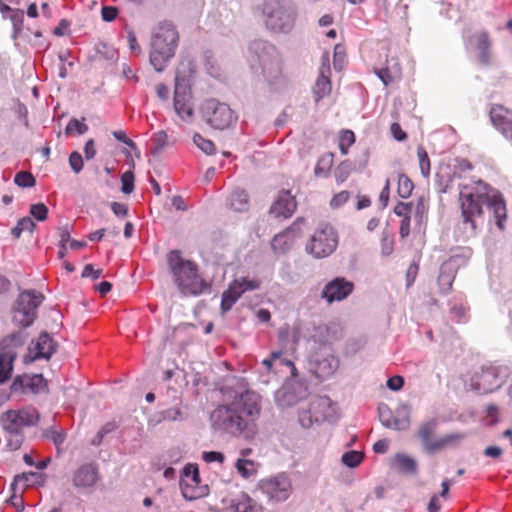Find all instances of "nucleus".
Listing matches in <instances>:
<instances>
[{
  "instance_id": "58",
  "label": "nucleus",
  "mask_w": 512,
  "mask_h": 512,
  "mask_svg": "<svg viewBox=\"0 0 512 512\" xmlns=\"http://www.w3.org/2000/svg\"><path fill=\"white\" fill-rule=\"evenodd\" d=\"M390 131L397 141H404L407 138V134L403 131L399 123H393L390 127Z\"/></svg>"
},
{
  "instance_id": "13",
  "label": "nucleus",
  "mask_w": 512,
  "mask_h": 512,
  "mask_svg": "<svg viewBox=\"0 0 512 512\" xmlns=\"http://www.w3.org/2000/svg\"><path fill=\"white\" fill-rule=\"evenodd\" d=\"M174 109L184 121H190L194 116L192 92L188 81L178 72L175 78Z\"/></svg>"
},
{
  "instance_id": "8",
  "label": "nucleus",
  "mask_w": 512,
  "mask_h": 512,
  "mask_svg": "<svg viewBox=\"0 0 512 512\" xmlns=\"http://www.w3.org/2000/svg\"><path fill=\"white\" fill-rule=\"evenodd\" d=\"M507 377V368L489 365L475 371L470 379L472 389L480 394L492 393L502 386Z\"/></svg>"
},
{
  "instance_id": "42",
  "label": "nucleus",
  "mask_w": 512,
  "mask_h": 512,
  "mask_svg": "<svg viewBox=\"0 0 512 512\" xmlns=\"http://www.w3.org/2000/svg\"><path fill=\"white\" fill-rule=\"evenodd\" d=\"M14 182L19 187L29 188L36 184L34 176L30 172L20 171L15 175Z\"/></svg>"
},
{
  "instance_id": "60",
  "label": "nucleus",
  "mask_w": 512,
  "mask_h": 512,
  "mask_svg": "<svg viewBox=\"0 0 512 512\" xmlns=\"http://www.w3.org/2000/svg\"><path fill=\"white\" fill-rule=\"evenodd\" d=\"M127 41L132 52L140 53L141 49L137 41V37L132 30L127 32Z\"/></svg>"
},
{
  "instance_id": "43",
  "label": "nucleus",
  "mask_w": 512,
  "mask_h": 512,
  "mask_svg": "<svg viewBox=\"0 0 512 512\" xmlns=\"http://www.w3.org/2000/svg\"><path fill=\"white\" fill-rule=\"evenodd\" d=\"M87 131L88 126L84 122H81L76 118L71 119L65 128V133L68 135L74 132H76L79 135H83Z\"/></svg>"
},
{
  "instance_id": "39",
  "label": "nucleus",
  "mask_w": 512,
  "mask_h": 512,
  "mask_svg": "<svg viewBox=\"0 0 512 512\" xmlns=\"http://www.w3.org/2000/svg\"><path fill=\"white\" fill-rule=\"evenodd\" d=\"M355 143V134L351 130H342L339 135V149L343 155L348 153L349 148Z\"/></svg>"
},
{
  "instance_id": "41",
  "label": "nucleus",
  "mask_w": 512,
  "mask_h": 512,
  "mask_svg": "<svg viewBox=\"0 0 512 512\" xmlns=\"http://www.w3.org/2000/svg\"><path fill=\"white\" fill-rule=\"evenodd\" d=\"M193 141L204 153L207 155H212L216 152V147L213 141L209 139H205L200 134L196 133L193 136Z\"/></svg>"
},
{
  "instance_id": "16",
  "label": "nucleus",
  "mask_w": 512,
  "mask_h": 512,
  "mask_svg": "<svg viewBox=\"0 0 512 512\" xmlns=\"http://www.w3.org/2000/svg\"><path fill=\"white\" fill-rule=\"evenodd\" d=\"M330 78V58L328 53H324L322 56L321 66L319 68V74L313 87V93L317 102L331 93L332 83Z\"/></svg>"
},
{
  "instance_id": "3",
  "label": "nucleus",
  "mask_w": 512,
  "mask_h": 512,
  "mask_svg": "<svg viewBox=\"0 0 512 512\" xmlns=\"http://www.w3.org/2000/svg\"><path fill=\"white\" fill-rule=\"evenodd\" d=\"M166 259L169 271L182 295L196 296L203 292L206 285L194 261L183 258L179 250H171Z\"/></svg>"
},
{
  "instance_id": "18",
  "label": "nucleus",
  "mask_w": 512,
  "mask_h": 512,
  "mask_svg": "<svg viewBox=\"0 0 512 512\" xmlns=\"http://www.w3.org/2000/svg\"><path fill=\"white\" fill-rule=\"evenodd\" d=\"M297 207L295 197L288 190L279 192L277 199L270 208V214L275 218L287 219L293 215Z\"/></svg>"
},
{
  "instance_id": "34",
  "label": "nucleus",
  "mask_w": 512,
  "mask_h": 512,
  "mask_svg": "<svg viewBox=\"0 0 512 512\" xmlns=\"http://www.w3.org/2000/svg\"><path fill=\"white\" fill-rule=\"evenodd\" d=\"M414 189V184L411 179L405 174H399L397 193L399 197L406 199L410 197Z\"/></svg>"
},
{
  "instance_id": "9",
  "label": "nucleus",
  "mask_w": 512,
  "mask_h": 512,
  "mask_svg": "<svg viewBox=\"0 0 512 512\" xmlns=\"http://www.w3.org/2000/svg\"><path fill=\"white\" fill-rule=\"evenodd\" d=\"M202 112L207 123L215 129H227L237 121V116L229 105L216 99L207 100Z\"/></svg>"
},
{
  "instance_id": "21",
  "label": "nucleus",
  "mask_w": 512,
  "mask_h": 512,
  "mask_svg": "<svg viewBox=\"0 0 512 512\" xmlns=\"http://www.w3.org/2000/svg\"><path fill=\"white\" fill-rule=\"evenodd\" d=\"M33 475V473H24L22 475L15 476L14 481L11 484V490L13 491V494L9 498V502H11V504L16 508L23 507L21 493L25 488L29 486V478Z\"/></svg>"
},
{
  "instance_id": "19",
  "label": "nucleus",
  "mask_w": 512,
  "mask_h": 512,
  "mask_svg": "<svg viewBox=\"0 0 512 512\" xmlns=\"http://www.w3.org/2000/svg\"><path fill=\"white\" fill-rule=\"evenodd\" d=\"M493 125L508 139H512V110L494 105L490 110Z\"/></svg>"
},
{
  "instance_id": "48",
  "label": "nucleus",
  "mask_w": 512,
  "mask_h": 512,
  "mask_svg": "<svg viewBox=\"0 0 512 512\" xmlns=\"http://www.w3.org/2000/svg\"><path fill=\"white\" fill-rule=\"evenodd\" d=\"M350 199V192L347 190L336 193L330 200V206L332 208H339L348 202Z\"/></svg>"
},
{
  "instance_id": "56",
  "label": "nucleus",
  "mask_w": 512,
  "mask_h": 512,
  "mask_svg": "<svg viewBox=\"0 0 512 512\" xmlns=\"http://www.w3.org/2000/svg\"><path fill=\"white\" fill-rule=\"evenodd\" d=\"M81 275L83 278L91 277L96 280L102 275V269H94L92 264H87L84 266Z\"/></svg>"
},
{
  "instance_id": "33",
  "label": "nucleus",
  "mask_w": 512,
  "mask_h": 512,
  "mask_svg": "<svg viewBox=\"0 0 512 512\" xmlns=\"http://www.w3.org/2000/svg\"><path fill=\"white\" fill-rule=\"evenodd\" d=\"M181 483L191 482L192 484L199 485L201 482L198 466L195 464H187L183 468L182 476L180 479Z\"/></svg>"
},
{
  "instance_id": "15",
  "label": "nucleus",
  "mask_w": 512,
  "mask_h": 512,
  "mask_svg": "<svg viewBox=\"0 0 512 512\" xmlns=\"http://www.w3.org/2000/svg\"><path fill=\"white\" fill-rule=\"evenodd\" d=\"M354 291V283L344 277H336L329 281L322 289L321 297L331 304L343 301Z\"/></svg>"
},
{
  "instance_id": "46",
  "label": "nucleus",
  "mask_w": 512,
  "mask_h": 512,
  "mask_svg": "<svg viewBox=\"0 0 512 512\" xmlns=\"http://www.w3.org/2000/svg\"><path fill=\"white\" fill-rule=\"evenodd\" d=\"M122 192L130 194L134 189V174L132 171H126L121 176Z\"/></svg>"
},
{
  "instance_id": "4",
  "label": "nucleus",
  "mask_w": 512,
  "mask_h": 512,
  "mask_svg": "<svg viewBox=\"0 0 512 512\" xmlns=\"http://www.w3.org/2000/svg\"><path fill=\"white\" fill-rule=\"evenodd\" d=\"M178 40V32L170 23H162L155 30L151 41L150 63L157 72L163 71L174 57Z\"/></svg>"
},
{
  "instance_id": "25",
  "label": "nucleus",
  "mask_w": 512,
  "mask_h": 512,
  "mask_svg": "<svg viewBox=\"0 0 512 512\" xmlns=\"http://www.w3.org/2000/svg\"><path fill=\"white\" fill-rule=\"evenodd\" d=\"M476 48L479 50V59L482 64H489L490 62V48H491V40L488 32L481 31L477 33L475 36Z\"/></svg>"
},
{
  "instance_id": "64",
  "label": "nucleus",
  "mask_w": 512,
  "mask_h": 512,
  "mask_svg": "<svg viewBox=\"0 0 512 512\" xmlns=\"http://www.w3.org/2000/svg\"><path fill=\"white\" fill-rule=\"evenodd\" d=\"M441 509V503L439 501L438 495H433L428 503L427 511L428 512H439Z\"/></svg>"
},
{
  "instance_id": "54",
  "label": "nucleus",
  "mask_w": 512,
  "mask_h": 512,
  "mask_svg": "<svg viewBox=\"0 0 512 512\" xmlns=\"http://www.w3.org/2000/svg\"><path fill=\"white\" fill-rule=\"evenodd\" d=\"M393 245H394L393 239L391 237H389L388 235L383 234V237L381 240L382 254L385 256L391 255L393 252V249H394Z\"/></svg>"
},
{
  "instance_id": "6",
  "label": "nucleus",
  "mask_w": 512,
  "mask_h": 512,
  "mask_svg": "<svg viewBox=\"0 0 512 512\" xmlns=\"http://www.w3.org/2000/svg\"><path fill=\"white\" fill-rule=\"evenodd\" d=\"M264 13L266 26L274 32H288L295 23L296 9L287 0H267Z\"/></svg>"
},
{
  "instance_id": "30",
  "label": "nucleus",
  "mask_w": 512,
  "mask_h": 512,
  "mask_svg": "<svg viewBox=\"0 0 512 512\" xmlns=\"http://www.w3.org/2000/svg\"><path fill=\"white\" fill-rule=\"evenodd\" d=\"M393 463L395 467L401 472L414 474L417 471L416 461L409 456L397 454L393 459Z\"/></svg>"
},
{
  "instance_id": "1",
  "label": "nucleus",
  "mask_w": 512,
  "mask_h": 512,
  "mask_svg": "<svg viewBox=\"0 0 512 512\" xmlns=\"http://www.w3.org/2000/svg\"><path fill=\"white\" fill-rule=\"evenodd\" d=\"M458 204L463 223L473 231L484 222L485 209L493 214L500 230L507 218L506 202L501 192L482 179L471 180L458 185Z\"/></svg>"
},
{
  "instance_id": "40",
  "label": "nucleus",
  "mask_w": 512,
  "mask_h": 512,
  "mask_svg": "<svg viewBox=\"0 0 512 512\" xmlns=\"http://www.w3.org/2000/svg\"><path fill=\"white\" fill-rule=\"evenodd\" d=\"M364 455L362 452L351 450L343 454L342 463L350 468H355L361 464Z\"/></svg>"
},
{
  "instance_id": "17",
  "label": "nucleus",
  "mask_w": 512,
  "mask_h": 512,
  "mask_svg": "<svg viewBox=\"0 0 512 512\" xmlns=\"http://www.w3.org/2000/svg\"><path fill=\"white\" fill-rule=\"evenodd\" d=\"M100 480L99 468L96 463L79 466L73 473L72 481L78 489L92 488Z\"/></svg>"
},
{
  "instance_id": "14",
  "label": "nucleus",
  "mask_w": 512,
  "mask_h": 512,
  "mask_svg": "<svg viewBox=\"0 0 512 512\" xmlns=\"http://www.w3.org/2000/svg\"><path fill=\"white\" fill-rule=\"evenodd\" d=\"M258 488L266 494L270 500L276 502L287 500L292 492L291 481L284 474L262 479L258 483Z\"/></svg>"
},
{
  "instance_id": "38",
  "label": "nucleus",
  "mask_w": 512,
  "mask_h": 512,
  "mask_svg": "<svg viewBox=\"0 0 512 512\" xmlns=\"http://www.w3.org/2000/svg\"><path fill=\"white\" fill-rule=\"evenodd\" d=\"M334 155L332 153H328L323 155L317 162L314 173L316 176H327L328 171L330 170L333 164Z\"/></svg>"
},
{
  "instance_id": "57",
  "label": "nucleus",
  "mask_w": 512,
  "mask_h": 512,
  "mask_svg": "<svg viewBox=\"0 0 512 512\" xmlns=\"http://www.w3.org/2000/svg\"><path fill=\"white\" fill-rule=\"evenodd\" d=\"M404 385V378L402 376L396 375L392 376L387 380V387L393 391L400 390Z\"/></svg>"
},
{
  "instance_id": "32",
  "label": "nucleus",
  "mask_w": 512,
  "mask_h": 512,
  "mask_svg": "<svg viewBox=\"0 0 512 512\" xmlns=\"http://www.w3.org/2000/svg\"><path fill=\"white\" fill-rule=\"evenodd\" d=\"M237 472L245 479L254 476L257 473V469L254 461L248 459H238L235 464Z\"/></svg>"
},
{
  "instance_id": "27",
  "label": "nucleus",
  "mask_w": 512,
  "mask_h": 512,
  "mask_svg": "<svg viewBox=\"0 0 512 512\" xmlns=\"http://www.w3.org/2000/svg\"><path fill=\"white\" fill-rule=\"evenodd\" d=\"M15 359L16 354L12 351L0 353V383H5L11 378Z\"/></svg>"
},
{
  "instance_id": "20",
  "label": "nucleus",
  "mask_w": 512,
  "mask_h": 512,
  "mask_svg": "<svg viewBox=\"0 0 512 512\" xmlns=\"http://www.w3.org/2000/svg\"><path fill=\"white\" fill-rule=\"evenodd\" d=\"M34 346L30 347L31 352H35L33 360L49 359L56 350V344L48 333L39 335L37 341L32 343Z\"/></svg>"
},
{
  "instance_id": "12",
  "label": "nucleus",
  "mask_w": 512,
  "mask_h": 512,
  "mask_svg": "<svg viewBox=\"0 0 512 512\" xmlns=\"http://www.w3.org/2000/svg\"><path fill=\"white\" fill-rule=\"evenodd\" d=\"M261 281L259 279L248 277H240L233 280L228 288L222 293L220 309L222 314L227 313L237 302V300L248 291L259 289Z\"/></svg>"
},
{
  "instance_id": "61",
  "label": "nucleus",
  "mask_w": 512,
  "mask_h": 512,
  "mask_svg": "<svg viewBox=\"0 0 512 512\" xmlns=\"http://www.w3.org/2000/svg\"><path fill=\"white\" fill-rule=\"evenodd\" d=\"M111 209L116 216L125 217L128 214V207L126 204L119 202H112Z\"/></svg>"
},
{
  "instance_id": "55",
  "label": "nucleus",
  "mask_w": 512,
  "mask_h": 512,
  "mask_svg": "<svg viewBox=\"0 0 512 512\" xmlns=\"http://www.w3.org/2000/svg\"><path fill=\"white\" fill-rule=\"evenodd\" d=\"M418 271H419V266L416 262H413L409 265V267L406 271V281H407L408 287L414 283V281L417 277Z\"/></svg>"
},
{
  "instance_id": "36",
  "label": "nucleus",
  "mask_w": 512,
  "mask_h": 512,
  "mask_svg": "<svg viewBox=\"0 0 512 512\" xmlns=\"http://www.w3.org/2000/svg\"><path fill=\"white\" fill-rule=\"evenodd\" d=\"M35 227L36 225L30 217H23L18 221L17 225L12 228L11 234L15 239H18L24 231L32 232Z\"/></svg>"
},
{
  "instance_id": "37",
  "label": "nucleus",
  "mask_w": 512,
  "mask_h": 512,
  "mask_svg": "<svg viewBox=\"0 0 512 512\" xmlns=\"http://www.w3.org/2000/svg\"><path fill=\"white\" fill-rule=\"evenodd\" d=\"M352 171L351 163L347 160L342 161L335 169H334V177L336 180V183L338 185H341L344 183L348 177L350 176Z\"/></svg>"
},
{
  "instance_id": "23",
  "label": "nucleus",
  "mask_w": 512,
  "mask_h": 512,
  "mask_svg": "<svg viewBox=\"0 0 512 512\" xmlns=\"http://www.w3.org/2000/svg\"><path fill=\"white\" fill-rule=\"evenodd\" d=\"M380 419L384 426L396 430H405L408 428L410 421L408 415L403 417H390V410L387 406L379 408Z\"/></svg>"
},
{
  "instance_id": "62",
  "label": "nucleus",
  "mask_w": 512,
  "mask_h": 512,
  "mask_svg": "<svg viewBox=\"0 0 512 512\" xmlns=\"http://www.w3.org/2000/svg\"><path fill=\"white\" fill-rule=\"evenodd\" d=\"M410 222L411 218L404 217L400 222L399 234L401 238H406L410 234Z\"/></svg>"
},
{
  "instance_id": "31",
  "label": "nucleus",
  "mask_w": 512,
  "mask_h": 512,
  "mask_svg": "<svg viewBox=\"0 0 512 512\" xmlns=\"http://www.w3.org/2000/svg\"><path fill=\"white\" fill-rule=\"evenodd\" d=\"M180 488L183 497L189 501L198 499L205 494L204 489L200 486V484L197 485L192 484L191 482H180Z\"/></svg>"
},
{
  "instance_id": "52",
  "label": "nucleus",
  "mask_w": 512,
  "mask_h": 512,
  "mask_svg": "<svg viewBox=\"0 0 512 512\" xmlns=\"http://www.w3.org/2000/svg\"><path fill=\"white\" fill-rule=\"evenodd\" d=\"M202 459L207 463H211V462L223 463L225 460V455L223 453L217 452V451H208V452H203Z\"/></svg>"
},
{
  "instance_id": "63",
  "label": "nucleus",
  "mask_w": 512,
  "mask_h": 512,
  "mask_svg": "<svg viewBox=\"0 0 512 512\" xmlns=\"http://www.w3.org/2000/svg\"><path fill=\"white\" fill-rule=\"evenodd\" d=\"M156 149L160 150L163 149L168 144V135L165 131H159L156 134Z\"/></svg>"
},
{
  "instance_id": "22",
  "label": "nucleus",
  "mask_w": 512,
  "mask_h": 512,
  "mask_svg": "<svg viewBox=\"0 0 512 512\" xmlns=\"http://www.w3.org/2000/svg\"><path fill=\"white\" fill-rule=\"evenodd\" d=\"M338 368L339 359L334 355H328L316 362L315 373L318 378L324 380L332 376Z\"/></svg>"
},
{
  "instance_id": "49",
  "label": "nucleus",
  "mask_w": 512,
  "mask_h": 512,
  "mask_svg": "<svg viewBox=\"0 0 512 512\" xmlns=\"http://www.w3.org/2000/svg\"><path fill=\"white\" fill-rule=\"evenodd\" d=\"M413 209L412 202H398L394 207V213L399 217H409Z\"/></svg>"
},
{
  "instance_id": "35",
  "label": "nucleus",
  "mask_w": 512,
  "mask_h": 512,
  "mask_svg": "<svg viewBox=\"0 0 512 512\" xmlns=\"http://www.w3.org/2000/svg\"><path fill=\"white\" fill-rule=\"evenodd\" d=\"M417 157L421 174L424 178L428 179L430 176L431 162L426 149L422 145L417 148Z\"/></svg>"
},
{
  "instance_id": "26",
  "label": "nucleus",
  "mask_w": 512,
  "mask_h": 512,
  "mask_svg": "<svg viewBox=\"0 0 512 512\" xmlns=\"http://www.w3.org/2000/svg\"><path fill=\"white\" fill-rule=\"evenodd\" d=\"M229 508L233 512H253L255 502L248 494L241 492L230 500Z\"/></svg>"
},
{
  "instance_id": "5",
  "label": "nucleus",
  "mask_w": 512,
  "mask_h": 512,
  "mask_svg": "<svg viewBox=\"0 0 512 512\" xmlns=\"http://www.w3.org/2000/svg\"><path fill=\"white\" fill-rule=\"evenodd\" d=\"M39 420V413L33 407L18 410H8L1 416V425L8 437V445L18 449L22 443V431L26 427L35 425Z\"/></svg>"
},
{
  "instance_id": "47",
  "label": "nucleus",
  "mask_w": 512,
  "mask_h": 512,
  "mask_svg": "<svg viewBox=\"0 0 512 512\" xmlns=\"http://www.w3.org/2000/svg\"><path fill=\"white\" fill-rule=\"evenodd\" d=\"M2 15L4 18H9L15 28H17V26L21 25L23 22L24 13L21 9H12L9 6V10H6L5 14Z\"/></svg>"
},
{
  "instance_id": "11",
  "label": "nucleus",
  "mask_w": 512,
  "mask_h": 512,
  "mask_svg": "<svg viewBox=\"0 0 512 512\" xmlns=\"http://www.w3.org/2000/svg\"><path fill=\"white\" fill-rule=\"evenodd\" d=\"M43 296L34 291L22 292L17 300L13 320L21 327L30 326L36 317V309L42 303Z\"/></svg>"
},
{
  "instance_id": "2",
  "label": "nucleus",
  "mask_w": 512,
  "mask_h": 512,
  "mask_svg": "<svg viewBox=\"0 0 512 512\" xmlns=\"http://www.w3.org/2000/svg\"><path fill=\"white\" fill-rule=\"evenodd\" d=\"M228 402L218 405L211 413L214 429L233 436H246L255 432V420L260 414L258 396L247 389L227 393Z\"/></svg>"
},
{
  "instance_id": "10",
  "label": "nucleus",
  "mask_w": 512,
  "mask_h": 512,
  "mask_svg": "<svg viewBox=\"0 0 512 512\" xmlns=\"http://www.w3.org/2000/svg\"><path fill=\"white\" fill-rule=\"evenodd\" d=\"M437 429V421L435 419L427 421L420 425L418 436L427 452L434 453L444 449L447 446L458 443L464 436L460 433H451L443 437L434 439Z\"/></svg>"
},
{
  "instance_id": "29",
  "label": "nucleus",
  "mask_w": 512,
  "mask_h": 512,
  "mask_svg": "<svg viewBox=\"0 0 512 512\" xmlns=\"http://www.w3.org/2000/svg\"><path fill=\"white\" fill-rule=\"evenodd\" d=\"M248 195L245 190L237 188L230 196V205L235 211H246L248 209Z\"/></svg>"
},
{
  "instance_id": "59",
  "label": "nucleus",
  "mask_w": 512,
  "mask_h": 512,
  "mask_svg": "<svg viewBox=\"0 0 512 512\" xmlns=\"http://www.w3.org/2000/svg\"><path fill=\"white\" fill-rule=\"evenodd\" d=\"M483 453L487 457L500 459L503 454V450L499 446H488L484 449Z\"/></svg>"
},
{
  "instance_id": "7",
  "label": "nucleus",
  "mask_w": 512,
  "mask_h": 512,
  "mask_svg": "<svg viewBox=\"0 0 512 512\" xmlns=\"http://www.w3.org/2000/svg\"><path fill=\"white\" fill-rule=\"evenodd\" d=\"M338 234L329 223H321L306 244V252L316 259L331 255L337 248Z\"/></svg>"
},
{
  "instance_id": "28",
  "label": "nucleus",
  "mask_w": 512,
  "mask_h": 512,
  "mask_svg": "<svg viewBox=\"0 0 512 512\" xmlns=\"http://www.w3.org/2000/svg\"><path fill=\"white\" fill-rule=\"evenodd\" d=\"M42 435L44 438L53 442L58 455L64 451L62 445L65 442L67 436L65 430L57 429L56 427L52 426L43 430Z\"/></svg>"
},
{
  "instance_id": "50",
  "label": "nucleus",
  "mask_w": 512,
  "mask_h": 512,
  "mask_svg": "<svg viewBox=\"0 0 512 512\" xmlns=\"http://www.w3.org/2000/svg\"><path fill=\"white\" fill-rule=\"evenodd\" d=\"M69 165L76 174H78L83 169V159L79 152L73 151L70 154Z\"/></svg>"
},
{
  "instance_id": "45",
  "label": "nucleus",
  "mask_w": 512,
  "mask_h": 512,
  "mask_svg": "<svg viewBox=\"0 0 512 512\" xmlns=\"http://www.w3.org/2000/svg\"><path fill=\"white\" fill-rule=\"evenodd\" d=\"M30 214L38 221H44L48 216V208L44 203L32 204Z\"/></svg>"
},
{
  "instance_id": "51",
  "label": "nucleus",
  "mask_w": 512,
  "mask_h": 512,
  "mask_svg": "<svg viewBox=\"0 0 512 512\" xmlns=\"http://www.w3.org/2000/svg\"><path fill=\"white\" fill-rule=\"evenodd\" d=\"M413 207H415V218L417 219L418 222H421L424 218V215L427 212V205L425 199L423 197H420L417 200L416 204L413 205Z\"/></svg>"
},
{
  "instance_id": "44",
  "label": "nucleus",
  "mask_w": 512,
  "mask_h": 512,
  "mask_svg": "<svg viewBox=\"0 0 512 512\" xmlns=\"http://www.w3.org/2000/svg\"><path fill=\"white\" fill-rule=\"evenodd\" d=\"M346 59L344 46L337 44L334 47L333 65L336 70H342Z\"/></svg>"
},
{
  "instance_id": "24",
  "label": "nucleus",
  "mask_w": 512,
  "mask_h": 512,
  "mask_svg": "<svg viewBox=\"0 0 512 512\" xmlns=\"http://www.w3.org/2000/svg\"><path fill=\"white\" fill-rule=\"evenodd\" d=\"M392 65H387L386 67L375 69V73L381 79L385 86L395 82L401 77V66L400 64L392 59Z\"/></svg>"
},
{
  "instance_id": "53",
  "label": "nucleus",
  "mask_w": 512,
  "mask_h": 512,
  "mask_svg": "<svg viewBox=\"0 0 512 512\" xmlns=\"http://www.w3.org/2000/svg\"><path fill=\"white\" fill-rule=\"evenodd\" d=\"M118 9L114 6H103L101 10L102 19L106 22H111L116 19Z\"/></svg>"
}]
</instances>
